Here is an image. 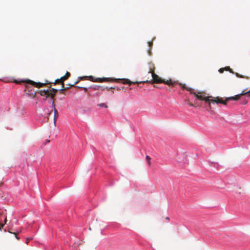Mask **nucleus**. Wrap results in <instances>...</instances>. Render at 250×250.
<instances>
[{"instance_id": "1", "label": "nucleus", "mask_w": 250, "mask_h": 250, "mask_svg": "<svg viewBox=\"0 0 250 250\" xmlns=\"http://www.w3.org/2000/svg\"><path fill=\"white\" fill-rule=\"evenodd\" d=\"M148 73H150L151 74V76L152 77V79L148 81L146 80L145 81H142V82H133L127 79H112L110 78H95L92 76H84L80 77V79L81 80H83L84 78H87L88 80H90L93 82H98V83H102V82H115L116 83H118L120 81H122V83L123 84H128L129 85H130L132 83H150L151 84L153 83H162L163 80L162 78H160L157 75H156L154 72V67L153 66V68H150V70L148 72Z\"/></svg>"}, {"instance_id": "2", "label": "nucleus", "mask_w": 250, "mask_h": 250, "mask_svg": "<svg viewBox=\"0 0 250 250\" xmlns=\"http://www.w3.org/2000/svg\"><path fill=\"white\" fill-rule=\"evenodd\" d=\"M192 94H193L198 99L208 102L209 106L210 103H215L216 104L220 103L224 105H226V102H223L222 98H219L218 97L213 98L212 96L206 97V93L205 92H199L197 93L193 91Z\"/></svg>"}, {"instance_id": "3", "label": "nucleus", "mask_w": 250, "mask_h": 250, "mask_svg": "<svg viewBox=\"0 0 250 250\" xmlns=\"http://www.w3.org/2000/svg\"><path fill=\"white\" fill-rule=\"evenodd\" d=\"M70 76V74L69 72H67L65 75L61 78V80H62V88L60 90L61 91H63L68 89V87H64V81L67 80Z\"/></svg>"}, {"instance_id": "4", "label": "nucleus", "mask_w": 250, "mask_h": 250, "mask_svg": "<svg viewBox=\"0 0 250 250\" xmlns=\"http://www.w3.org/2000/svg\"><path fill=\"white\" fill-rule=\"evenodd\" d=\"M244 95H241V93L238 94L237 95H235V96L230 97L229 98H227L225 101H223V102H226V104H227V101L230 100H238L241 96H244Z\"/></svg>"}, {"instance_id": "5", "label": "nucleus", "mask_w": 250, "mask_h": 250, "mask_svg": "<svg viewBox=\"0 0 250 250\" xmlns=\"http://www.w3.org/2000/svg\"><path fill=\"white\" fill-rule=\"evenodd\" d=\"M40 93L41 96H46V98L50 96L49 90L48 89L41 90L40 91Z\"/></svg>"}, {"instance_id": "6", "label": "nucleus", "mask_w": 250, "mask_h": 250, "mask_svg": "<svg viewBox=\"0 0 250 250\" xmlns=\"http://www.w3.org/2000/svg\"><path fill=\"white\" fill-rule=\"evenodd\" d=\"M28 83H31L33 85H34L35 86L37 87H42L43 85H44V83H36V82H34L33 81H32L31 80H28Z\"/></svg>"}, {"instance_id": "7", "label": "nucleus", "mask_w": 250, "mask_h": 250, "mask_svg": "<svg viewBox=\"0 0 250 250\" xmlns=\"http://www.w3.org/2000/svg\"><path fill=\"white\" fill-rule=\"evenodd\" d=\"M49 90L50 96L52 99H54V97L57 92L58 90L55 88H52L51 89H48Z\"/></svg>"}, {"instance_id": "8", "label": "nucleus", "mask_w": 250, "mask_h": 250, "mask_svg": "<svg viewBox=\"0 0 250 250\" xmlns=\"http://www.w3.org/2000/svg\"><path fill=\"white\" fill-rule=\"evenodd\" d=\"M179 84L183 89H186L187 91L190 92L191 94L192 93L193 90L192 88L188 87L185 84H182V83H179Z\"/></svg>"}, {"instance_id": "9", "label": "nucleus", "mask_w": 250, "mask_h": 250, "mask_svg": "<svg viewBox=\"0 0 250 250\" xmlns=\"http://www.w3.org/2000/svg\"><path fill=\"white\" fill-rule=\"evenodd\" d=\"M59 116V113L56 109H54V124H56V121L58 118Z\"/></svg>"}, {"instance_id": "10", "label": "nucleus", "mask_w": 250, "mask_h": 250, "mask_svg": "<svg viewBox=\"0 0 250 250\" xmlns=\"http://www.w3.org/2000/svg\"><path fill=\"white\" fill-rule=\"evenodd\" d=\"M163 82H162V83H164L168 85H173V84H174V83H173L170 79L169 80H167V81H165L164 80H163Z\"/></svg>"}, {"instance_id": "11", "label": "nucleus", "mask_w": 250, "mask_h": 250, "mask_svg": "<svg viewBox=\"0 0 250 250\" xmlns=\"http://www.w3.org/2000/svg\"><path fill=\"white\" fill-rule=\"evenodd\" d=\"M224 70L230 71V67L229 66L226 67L224 68H220L219 70V71L220 73H223Z\"/></svg>"}, {"instance_id": "12", "label": "nucleus", "mask_w": 250, "mask_h": 250, "mask_svg": "<svg viewBox=\"0 0 250 250\" xmlns=\"http://www.w3.org/2000/svg\"><path fill=\"white\" fill-rule=\"evenodd\" d=\"M146 160L147 161L148 165L149 166H151V159L150 157H149L148 155H146Z\"/></svg>"}, {"instance_id": "13", "label": "nucleus", "mask_w": 250, "mask_h": 250, "mask_svg": "<svg viewBox=\"0 0 250 250\" xmlns=\"http://www.w3.org/2000/svg\"><path fill=\"white\" fill-rule=\"evenodd\" d=\"M97 106L99 107H104L105 108H108V105L104 103L99 104H97Z\"/></svg>"}, {"instance_id": "14", "label": "nucleus", "mask_w": 250, "mask_h": 250, "mask_svg": "<svg viewBox=\"0 0 250 250\" xmlns=\"http://www.w3.org/2000/svg\"><path fill=\"white\" fill-rule=\"evenodd\" d=\"M148 46H149L150 48L148 50V53L149 54H150V50H151V47H152V46L153 45V41H151V42H148Z\"/></svg>"}, {"instance_id": "15", "label": "nucleus", "mask_w": 250, "mask_h": 250, "mask_svg": "<svg viewBox=\"0 0 250 250\" xmlns=\"http://www.w3.org/2000/svg\"><path fill=\"white\" fill-rule=\"evenodd\" d=\"M241 95H248L249 97H250V90L247 92L243 91L241 93Z\"/></svg>"}, {"instance_id": "16", "label": "nucleus", "mask_w": 250, "mask_h": 250, "mask_svg": "<svg viewBox=\"0 0 250 250\" xmlns=\"http://www.w3.org/2000/svg\"><path fill=\"white\" fill-rule=\"evenodd\" d=\"M188 104L190 106H196V105L193 104L192 103H190L189 101L188 102Z\"/></svg>"}, {"instance_id": "17", "label": "nucleus", "mask_w": 250, "mask_h": 250, "mask_svg": "<svg viewBox=\"0 0 250 250\" xmlns=\"http://www.w3.org/2000/svg\"><path fill=\"white\" fill-rule=\"evenodd\" d=\"M62 83V80H61V78L60 79H57L55 81V83Z\"/></svg>"}, {"instance_id": "18", "label": "nucleus", "mask_w": 250, "mask_h": 250, "mask_svg": "<svg viewBox=\"0 0 250 250\" xmlns=\"http://www.w3.org/2000/svg\"><path fill=\"white\" fill-rule=\"evenodd\" d=\"M4 224H6L7 222V218L6 216H4Z\"/></svg>"}, {"instance_id": "19", "label": "nucleus", "mask_w": 250, "mask_h": 250, "mask_svg": "<svg viewBox=\"0 0 250 250\" xmlns=\"http://www.w3.org/2000/svg\"><path fill=\"white\" fill-rule=\"evenodd\" d=\"M4 226V224L0 223V229H1Z\"/></svg>"}, {"instance_id": "20", "label": "nucleus", "mask_w": 250, "mask_h": 250, "mask_svg": "<svg viewBox=\"0 0 250 250\" xmlns=\"http://www.w3.org/2000/svg\"><path fill=\"white\" fill-rule=\"evenodd\" d=\"M3 212L2 211H0V221H1V215L2 214H3Z\"/></svg>"}, {"instance_id": "21", "label": "nucleus", "mask_w": 250, "mask_h": 250, "mask_svg": "<svg viewBox=\"0 0 250 250\" xmlns=\"http://www.w3.org/2000/svg\"><path fill=\"white\" fill-rule=\"evenodd\" d=\"M13 233L15 234V237H16V238H17V239H19V238L17 236V233H15V232H14Z\"/></svg>"}, {"instance_id": "22", "label": "nucleus", "mask_w": 250, "mask_h": 250, "mask_svg": "<svg viewBox=\"0 0 250 250\" xmlns=\"http://www.w3.org/2000/svg\"><path fill=\"white\" fill-rule=\"evenodd\" d=\"M79 82V81H77V82H76L74 83V84H72V85H70V86H74V84H77V83H78V82Z\"/></svg>"}, {"instance_id": "23", "label": "nucleus", "mask_w": 250, "mask_h": 250, "mask_svg": "<svg viewBox=\"0 0 250 250\" xmlns=\"http://www.w3.org/2000/svg\"><path fill=\"white\" fill-rule=\"evenodd\" d=\"M237 76L240 78H244V77L242 75H238V74H237Z\"/></svg>"}, {"instance_id": "24", "label": "nucleus", "mask_w": 250, "mask_h": 250, "mask_svg": "<svg viewBox=\"0 0 250 250\" xmlns=\"http://www.w3.org/2000/svg\"><path fill=\"white\" fill-rule=\"evenodd\" d=\"M52 106H53V107H54V106H55V104H54V100H53V102H52Z\"/></svg>"}, {"instance_id": "25", "label": "nucleus", "mask_w": 250, "mask_h": 250, "mask_svg": "<svg viewBox=\"0 0 250 250\" xmlns=\"http://www.w3.org/2000/svg\"><path fill=\"white\" fill-rule=\"evenodd\" d=\"M50 114H51V113H48V116H47V121H48V120H49V116Z\"/></svg>"}, {"instance_id": "26", "label": "nucleus", "mask_w": 250, "mask_h": 250, "mask_svg": "<svg viewBox=\"0 0 250 250\" xmlns=\"http://www.w3.org/2000/svg\"><path fill=\"white\" fill-rule=\"evenodd\" d=\"M83 89H84V91H87V88L84 87V88H83Z\"/></svg>"}, {"instance_id": "27", "label": "nucleus", "mask_w": 250, "mask_h": 250, "mask_svg": "<svg viewBox=\"0 0 250 250\" xmlns=\"http://www.w3.org/2000/svg\"><path fill=\"white\" fill-rule=\"evenodd\" d=\"M26 244H28V239H27L26 240Z\"/></svg>"}, {"instance_id": "28", "label": "nucleus", "mask_w": 250, "mask_h": 250, "mask_svg": "<svg viewBox=\"0 0 250 250\" xmlns=\"http://www.w3.org/2000/svg\"><path fill=\"white\" fill-rule=\"evenodd\" d=\"M76 87L78 88H81V87L80 86H76Z\"/></svg>"}, {"instance_id": "29", "label": "nucleus", "mask_w": 250, "mask_h": 250, "mask_svg": "<svg viewBox=\"0 0 250 250\" xmlns=\"http://www.w3.org/2000/svg\"><path fill=\"white\" fill-rule=\"evenodd\" d=\"M246 79H249V77H246Z\"/></svg>"}]
</instances>
